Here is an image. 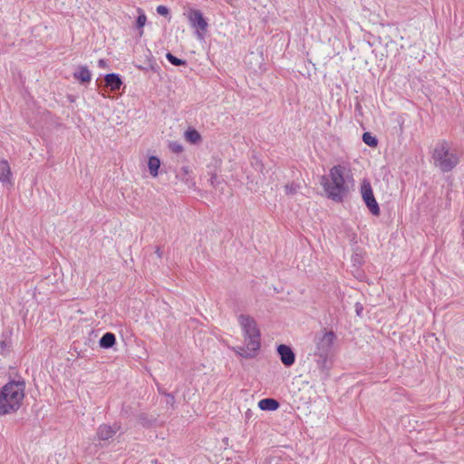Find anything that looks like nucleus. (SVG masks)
<instances>
[{
  "label": "nucleus",
  "mask_w": 464,
  "mask_h": 464,
  "mask_svg": "<svg viewBox=\"0 0 464 464\" xmlns=\"http://www.w3.org/2000/svg\"><path fill=\"white\" fill-rule=\"evenodd\" d=\"M187 138L188 140L195 143L200 139V135L197 130H190L187 132Z\"/></svg>",
  "instance_id": "22"
},
{
  "label": "nucleus",
  "mask_w": 464,
  "mask_h": 464,
  "mask_svg": "<svg viewBox=\"0 0 464 464\" xmlns=\"http://www.w3.org/2000/svg\"><path fill=\"white\" fill-rule=\"evenodd\" d=\"M336 335L332 330L325 328L315 333L314 336V351L310 355H313L314 361L317 368L325 375L328 376L331 368V354L334 348Z\"/></svg>",
  "instance_id": "1"
},
{
  "label": "nucleus",
  "mask_w": 464,
  "mask_h": 464,
  "mask_svg": "<svg viewBox=\"0 0 464 464\" xmlns=\"http://www.w3.org/2000/svg\"><path fill=\"white\" fill-rule=\"evenodd\" d=\"M256 166H259L261 169L263 168V164L260 161L256 160Z\"/></svg>",
  "instance_id": "29"
},
{
  "label": "nucleus",
  "mask_w": 464,
  "mask_h": 464,
  "mask_svg": "<svg viewBox=\"0 0 464 464\" xmlns=\"http://www.w3.org/2000/svg\"><path fill=\"white\" fill-rule=\"evenodd\" d=\"M258 406L263 411H276L279 408V402L272 398H266L258 402Z\"/></svg>",
  "instance_id": "15"
},
{
  "label": "nucleus",
  "mask_w": 464,
  "mask_h": 464,
  "mask_svg": "<svg viewBox=\"0 0 464 464\" xmlns=\"http://www.w3.org/2000/svg\"><path fill=\"white\" fill-rule=\"evenodd\" d=\"M176 178L180 179L185 184H189L190 175L188 167H182L179 171L177 172Z\"/></svg>",
  "instance_id": "17"
},
{
  "label": "nucleus",
  "mask_w": 464,
  "mask_h": 464,
  "mask_svg": "<svg viewBox=\"0 0 464 464\" xmlns=\"http://www.w3.org/2000/svg\"><path fill=\"white\" fill-rule=\"evenodd\" d=\"M116 343L115 334L112 333L104 334L99 341V344L103 349L111 348Z\"/></svg>",
  "instance_id": "14"
},
{
  "label": "nucleus",
  "mask_w": 464,
  "mask_h": 464,
  "mask_svg": "<svg viewBox=\"0 0 464 464\" xmlns=\"http://www.w3.org/2000/svg\"><path fill=\"white\" fill-rule=\"evenodd\" d=\"M157 13L160 15L167 16L169 13V10L165 5H159L157 6Z\"/></svg>",
  "instance_id": "24"
},
{
  "label": "nucleus",
  "mask_w": 464,
  "mask_h": 464,
  "mask_svg": "<svg viewBox=\"0 0 464 464\" xmlns=\"http://www.w3.org/2000/svg\"><path fill=\"white\" fill-rule=\"evenodd\" d=\"M12 172L9 166V163L6 160H0V182L3 184L8 183L12 185L11 182Z\"/></svg>",
  "instance_id": "11"
},
{
  "label": "nucleus",
  "mask_w": 464,
  "mask_h": 464,
  "mask_svg": "<svg viewBox=\"0 0 464 464\" xmlns=\"http://www.w3.org/2000/svg\"><path fill=\"white\" fill-rule=\"evenodd\" d=\"M238 322L243 329L245 340L250 342V348L252 350H259L260 332L254 318L249 315L240 314Z\"/></svg>",
  "instance_id": "5"
},
{
  "label": "nucleus",
  "mask_w": 464,
  "mask_h": 464,
  "mask_svg": "<svg viewBox=\"0 0 464 464\" xmlns=\"http://www.w3.org/2000/svg\"><path fill=\"white\" fill-rule=\"evenodd\" d=\"M462 240H463L462 244L464 245V227H463V229H462Z\"/></svg>",
  "instance_id": "30"
},
{
  "label": "nucleus",
  "mask_w": 464,
  "mask_h": 464,
  "mask_svg": "<svg viewBox=\"0 0 464 464\" xmlns=\"http://www.w3.org/2000/svg\"><path fill=\"white\" fill-rule=\"evenodd\" d=\"M166 59L175 66L186 65L187 62L185 60L179 59L173 55L171 53H166Z\"/></svg>",
  "instance_id": "20"
},
{
  "label": "nucleus",
  "mask_w": 464,
  "mask_h": 464,
  "mask_svg": "<svg viewBox=\"0 0 464 464\" xmlns=\"http://www.w3.org/2000/svg\"><path fill=\"white\" fill-rule=\"evenodd\" d=\"M188 19L192 26L198 27V29L205 31L208 26L202 13L199 10H192L188 14Z\"/></svg>",
  "instance_id": "9"
},
{
  "label": "nucleus",
  "mask_w": 464,
  "mask_h": 464,
  "mask_svg": "<svg viewBox=\"0 0 464 464\" xmlns=\"http://www.w3.org/2000/svg\"><path fill=\"white\" fill-rule=\"evenodd\" d=\"M139 13H140V14L137 18L136 24H137V27L140 29L145 25L147 17H146L145 14L140 9H139Z\"/></svg>",
  "instance_id": "21"
},
{
  "label": "nucleus",
  "mask_w": 464,
  "mask_h": 464,
  "mask_svg": "<svg viewBox=\"0 0 464 464\" xmlns=\"http://www.w3.org/2000/svg\"><path fill=\"white\" fill-rule=\"evenodd\" d=\"M120 426L114 424L113 426H110L107 424H102L99 426L97 430V437L99 440H106L112 438L116 432L119 430Z\"/></svg>",
  "instance_id": "8"
},
{
  "label": "nucleus",
  "mask_w": 464,
  "mask_h": 464,
  "mask_svg": "<svg viewBox=\"0 0 464 464\" xmlns=\"http://www.w3.org/2000/svg\"><path fill=\"white\" fill-rule=\"evenodd\" d=\"M105 84L111 91L115 92L121 89L122 85V81L121 77L114 72L108 73L104 77Z\"/></svg>",
  "instance_id": "10"
},
{
  "label": "nucleus",
  "mask_w": 464,
  "mask_h": 464,
  "mask_svg": "<svg viewBox=\"0 0 464 464\" xmlns=\"http://www.w3.org/2000/svg\"><path fill=\"white\" fill-rule=\"evenodd\" d=\"M284 188H285V192L287 196H294V195L297 194L301 186L299 183L293 181V182L285 184Z\"/></svg>",
  "instance_id": "18"
},
{
  "label": "nucleus",
  "mask_w": 464,
  "mask_h": 464,
  "mask_svg": "<svg viewBox=\"0 0 464 464\" xmlns=\"http://www.w3.org/2000/svg\"><path fill=\"white\" fill-rule=\"evenodd\" d=\"M166 396H167L166 402L172 404L174 402V396L171 394H166Z\"/></svg>",
  "instance_id": "25"
},
{
  "label": "nucleus",
  "mask_w": 464,
  "mask_h": 464,
  "mask_svg": "<svg viewBox=\"0 0 464 464\" xmlns=\"http://www.w3.org/2000/svg\"><path fill=\"white\" fill-rule=\"evenodd\" d=\"M363 142L370 147H376L378 144L377 139L370 132H364L362 134Z\"/></svg>",
  "instance_id": "19"
},
{
  "label": "nucleus",
  "mask_w": 464,
  "mask_h": 464,
  "mask_svg": "<svg viewBox=\"0 0 464 464\" xmlns=\"http://www.w3.org/2000/svg\"><path fill=\"white\" fill-rule=\"evenodd\" d=\"M98 65H99V67H101V68H105V67H106V65H107V63H106L105 60H103V59H100V60L98 61Z\"/></svg>",
  "instance_id": "26"
},
{
  "label": "nucleus",
  "mask_w": 464,
  "mask_h": 464,
  "mask_svg": "<svg viewBox=\"0 0 464 464\" xmlns=\"http://www.w3.org/2000/svg\"><path fill=\"white\" fill-rule=\"evenodd\" d=\"M6 348V343L5 341L0 342V353H3Z\"/></svg>",
  "instance_id": "27"
},
{
  "label": "nucleus",
  "mask_w": 464,
  "mask_h": 464,
  "mask_svg": "<svg viewBox=\"0 0 464 464\" xmlns=\"http://www.w3.org/2000/svg\"><path fill=\"white\" fill-rule=\"evenodd\" d=\"M73 75L82 83H88L92 79V73L87 66H80Z\"/></svg>",
  "instance_id": "12"
},
{
  "label": "nucleus",
  "mask_w": 464,
  "mask_h": 464,
  "mask_svg": "<svg viewBox=\"0 0 464 464\" xmlns=\"http://www.w3.org/2000/svg\"><path fill=\"white\" fill-rule=\"evenodd\" d=\"M361 193H362V199H363L366 207L368 208L369 211L373 216H379L380 212H381L379 204L377 203V201L374 198L373 191H372L370 182L366 179H364L362 183Z\"/></svg>",
  "instance_id": "6"
},
{
  "label": "nucleus",
  "mask_w": 464,
  "mask_h": 464,
  "mask_svg": "<svg viewBox=\"0 0 464 464\" xmlns=\"http://www.w3.org/2000/svg\"><path fill=\"white\" fill-rule=\"evenodd\" d=\"M431 158L435 167L442 172L452 170L459 162L458 154L450 149L449 142L445 140H439L436 143Z\"/></svg>",
  "instance_id": "4"
},
{
  "label": "nucleus",
  "mask_w": 464,
  "mask_h": 464,
  "mask_svg": "<svg viewBox=\"0 0 464 464\" xmlns=\"http://www.w3.org/2000/svg\"><path fill=\"white\" fill-rule=\"evenodd\" d=\"M25 382L23 379L12 380L0 391V415L15 412L24 398Z\"/></svg>",
  "instance_id": "3"
},
{
  "label": "nucleus",
  "mask_w": 464,
  "mask_h": 464,
  "mask_svg": "<svg viewBox=\"0 0 464 464\" xmlns=\"http://www.w3.org/2000/svg\"><path fill=\"white\" fill-rule=\"evenodd\" d=\"M160 167V160L156 156H150L148 160V168L150 174L152 177H157L159 174V169Z\"/></svg>",
  "instance_id": "16"
},
{
  "label": "nucleus",
  "mask_w": 464,
  "mask_h": 464,
  "mask_svg": "<svg viewBox=\"0 0 464 464\" xmlns=\"http://www.w3.org/2000/svg\"><path fill=\"white\" fill-rule=\"evenodd\" d=\"M169 149L175 153H180L183 151V147L178 142L169 143Z\"/></svg>",
  "instance_id": "23"
},
{
  "label": "nucleus",
  "mask_w": 464,
  "mask_h": 464,
  "mask_svg": "<svg viewBox=\"0 0 464 464\" xmlns=\"http://www.w3.org/2000/svg\"><path fill=\"white\" fill-rule=\"evenodd\" d=\"M155 254L157 255V256L159 258H161L162 257V251L160 247H157L156 251H155Z\"/></svg>",
  "instance_id": "28"
},
{
  "label": "nucleus",
  "mask_w": 464,
  "mask_h": 464,
  "mask_svg": "<svg viewBox=\"0 0 464 464\" xmlns=\"http://www.w3.org/2000/svg\"><path fill=\"white\" fill-rule=\"evenodd\" d=\"M347 169L343 165H335L330 169L329 175L321 177V185L329 198L342 202L349 192Z\"/></svg>",
  "instance_id": "2"
},
{
  "label": "nucleus",
  "mask_w": 464,
  "mask_h": 464,
  "mask_svg": "<svg viewBox=\"0 0 464 464\" xmlns=\"http://www.w3.org/2000/svg\"><path fill=\"white\" fill-rule=\"evenodd\" d=\"M277 353L284 365L290 367L295 363V355L290 346L280 344L277 346Z\"/></svg>",
  "instance_id": "7"
},
{
  "label": "nucleus",
  "mask_w": 464,
  "mask_h": 464,
  "mask_svg": "<svg viewBox=\"0 0 464 464\" xmlns=\"http://www.w3.org/2000/svg\"><path fill=\"white\" fill-rule=\"evenodd\" d=\"M246 346H238L235 352L243 358L251 359L256 356L258 350H252L250 348V342L246 341Z\"/></svg>",
  "instance_id": "13"
}]
</instances>
